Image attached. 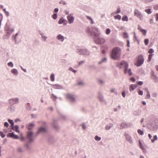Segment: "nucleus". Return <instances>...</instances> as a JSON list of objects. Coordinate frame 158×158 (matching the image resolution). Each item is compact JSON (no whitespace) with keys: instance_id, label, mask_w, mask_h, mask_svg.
<instances>
[{"instance_id":"1","label":"nucleus","mask_w":158,"mask_h":158,"mask_svg":"<svg viewBox=\"0 0 158 158\" xmlns=\"http://www.w3.org/2000/svg\"><path fill=\"white\" fill-rule=\"evenodd\" d=\"M88 35L89 36L93 37L95 43L98 44H102L105 42V40L100 37L99 30L98 28L94 27L92 29H89L87 31Z\"/></svg>"},{"instance_id":"2","label":"nucleus","mask_w":158,"mask_h":158,"mask_svg":"<svg viewBox=\"0 0 158 158\" xmlns=\"http://www.w3.org/2000/svg\"><path fill=\"white\" fill-rule=\"evenodd\" d=\"M121 55V48L119 47H116L113 49L110 54V56L114 60H117L119 59Z\"/></svg>"},{"instance_id":"3","label":"nucleus","mask_w":158,"mask_h":158,"mask_svg":"<svg viewBox=\"0 0 158 158\" xmlns=\"http://www.w3.org/2000/svg\"><path fill=\"white\" fill-rule=\"evenodd\" d=\"M33 133L31 131H29L27 133V143L25 144V147L26 148L27 150L30 149V147L29 144L33 141L34 139L33 137Z\"/></svg>"},{"instance_id":"4","label":"nucleus","mask_w":158,"mask_h":158,"mask_svg":"<svg viewBox=\"0 0 158 158\" xmlns=\"http://www.w3.org/2000/svg\"><path fill=\"white\" fill-rule=\"evenodd\" d=\"M77 52L81 55L89 56L90 54L89 51L86 49H77Z\"/></svg>"},{"instance_id":"5","label":"nucleus","mask_w":158,"mask_h":158,"mask_svg":"<svg viewBox=\"0 0 158 158\" xmlns=\"http://www.w3.org/2000/svg\"><path fill=\"white\" fill-rule=\"evenodd\" d=\"M148 129L152 131H156L158 129V125L155 122L151 123L149 125Z\"/></svg>"},{"instance_id":"6","label":"nucleus","mask_w":158,"mask_h":158,"mask_svg":"<svg viewBox=\"0 0 158 158\" xmlns=\"http://www.w3.org/2000/svg\"><path fill=\"white\" fill-rule=\"evenodd\" d=\"M118 67L120 69L124 68H125L124 72L126 73L127 69H128V64L124 61H123L119 64H118Z\"/></svg>"},{"instance_id":"7","label":"nucleus","mask_w":158,"mask_h":158,"mask_svg":"<svg viewBox=\"0 0 158 158\" xmlns=\"http://www.w3.org/2000/svg\"><path fill=\"white\" fill-rule=\"evenodd\" d=\"M144 61V59L143 56L140 55L137 58V60L135 64L137 66H139L143 64Z\"/></svg>"},{"instance_id":"8","label":"nucleus","mask_w":158,"mask_h":158,"mask_svg":"<svg viewBox=\"0 0 158 158\" xmlns=\"http://www.w3.org/2000/svg\"><path fill=\"white\" fill-rule=\"evenodd\" d=\"M5 30L6 34L11 35L14 31V29L11 27L7 23H6L5 27Z\"/></svg>"},{"instance_id":"9","label":"nucleus","mask_w":158,"mask_h":158,"mask_svg":"<svg viewBox=\"0 0 158 158\" xmlns=\"http://www.w3.org/2000/svg\"><path fill=\"white\" fill-rule=\"evenodd\" d=\"M19 102V99L18 98H12L9 100V102L11 106L17 104Z\"/></svg>"},{"instance_id":"10","label":"nucleus","mask_w":158,"mask_h":158,"mask_svg":"<svg viewBox=\"0 0 158 158\" xmlns=\"http://www.w3.org/2000/svg\"><path fill=\"white\" fill-rule=\"evenodd\" d=\"M66 97L71 103H74L76 102L75 97L74 95L68 94L66 95Z\"/></svg>"},{"instance_id":"11","label":"nucleus","mask_w":158,"mask_h":158,"mask_svg":"<svg viewBox=\"0 0 158 158\" xmlns=\"http://www.w3.org/2000/svg\"><path fill=\"white\" fill-rule=\"evenodd\" d=\"M134 15L140 19H142L143 18V15L141 13L138 9H136L134 11Z\"/></svg>"},{"instance_id":"12","label":"nucleus","mask_w":158,"mask_h":158,"mask_svg":"<svg viewBox=\"0 0 158 158\" xmlns=\"http://www.w3.org/2000/svg\"><path fill=\"white\" fill-rule=\"evenodd\" d=\"M124 135L125 137L126 140L129 142L130 144H132L133 143V140L129 134L125 132Z\"/></svg>"},{"instance_id":"13","label":"nucleus","mask_w":158,"mask_h":158,"mask_svg":"<svg viewBox=\"0 0 158 158\" xmlns=\"http://www.w3.org/2000/svg\"><path fill=\"white\" fill-rule=\"evenodd\" d=\"M67 18L68 20V23L69 24L73 23L74 20V18L73 16V14L71 13L68 15Z\"/></svg>"},{"instance_id":"14","label":"nucleus","mask_w":158,"mask_h":158,"mask_svg":"<svg viewBox=\"0 0 158 158\" xmlns=\"http://www.w3.org/2000/svg\"><path fill=\"white\" fill-rule=\"evenodd\" d=\"M39 33L41 36V39L42 40L45 41L47 40L48 37L44 35V33L41 31H39Z\"/></svg>"},{"instance_id":"15","label":"nucleus","mask_w":158,"mask_h":158,"mask_svg":"<svg viewBox=\"0 0 158 158\" xmlns=\"http://www.w3.org/2000/svg\"><path fill=\"white\" fill-rule=\"evenodd\" d=\"M7 137L12 138L15 139H17L19 138V136L15 135L13 132L7 134Z\"/></svg>"},{"instance_id":"16","label":"nucleus","mask_w":158,"mask_h":158,"mask_svg":"<svg viewBox=\"0 0 158 158\" xmlns=\"http://www.w3.org/2000/svg\"><path fill=\"white\" fill-rule=\"evenodd\" d=\"M56 38L59 41L63 42L64 40V37L61 34H58L56 36Z\"/></svg>"},{"instance_id":"17","label":"nucleus","mask_w":158,"mask_h":158,"mask_svg":"<svg viewBox=\"0 0 158 158\" xmlns=\"http://www.w3.org/2000/svg\"><path fill=\"white\" fill-rule=\"evenodd\" d=\"M47 131L46 129L43 127H40L38 129V132L39 133H44Z\"/></svg>"},{"instance_id":"18","label":"nucleus","mask_w":158,"mask_h":158,"mask_svg":"<svg viewBox=\"0 0 158 158\" xmlns=\"http://www.w3.org/2000/svg\"><path fill=\"white\" fill-rule=\"evenodd\" d=\"M98 99L101 101V102H105V100L103 98V97L102 95V94L100 93H99L98 94Z\"/></svg>"},{"instance_id":"19","label":"nucleus","mask_w":158,"mask_h":158,"mask_svg":"<svg viewBox=\"0 0 158 158\" xmlns=\"http://www.w3.org/2000/svg\"><path fill=\"white\" fill-rule=\"evenodd\" d=\"M34 124L32 123H30L27 124L26 126L27 128L29 130H31L34 127Z\"/></svg>"},{"instance_id":"20","label":"nucleus","mask_w":158,"mask_h":158,"mask_svg":"<svg viewBox=\"0 0 158 158\" xmlns=\"http://www.w3.org/2000/svg\"><path fill=\"white\" fill-rule=\"evenodd\" d=\"M113 126V124L112 123H110L107 124L106 125L105 127V129L106 130H109Z\"/></svg>"},{"instance_id":"21","label":"nucleus","mask_w":158,"mask_h":158,"mask_svg":"<svg viewBox=\"0 0 158 158\" xmlns=\"http://www.w3.org/2000/svg\"><path fill=\"white\" fill-rule=\"evenodd\" d=\"M53 88L56 89H63V87L61 85L58 84L53 85Z\"/></svg>"},{"instance_id":"22","label":"nucleus","mask_w":158,"mask_h":158,"mask_svg":"<svg viewBox=\"0 0 158 158\" xmlns=\"http://www.w3.org/2000/svg\"><path fill=\"white\" fill-rule=\"evenodd\" d=\"M66 20L64 19L63 18H61L59 20L58 22V23L59 24H60L62 23H64V25H65L66 24H65V22Z\"/></svg>"},{"instance_id":"23","label":"nucleus","mask_w":158,"mask_h":158,"mask_svg":"<svg viewBox=\"0 0 158 158\" xmlns=\"http://www.w3.org/2000/svg\"><path fill=\"white\" fill-rule=\"evenodd\" d=\"M137 86L136 85H131L129 87V90L131 92L132 91L134 90L136 88Z\"/></svg>"},{"instance_id":"24","label":"nucleus","mask_w":158,"mask_h":158,"mask_svg":"<svg viewBox=\"0 0 158 158\" xmlns=\"http://www.w3.org/2000/svg\"><path fill=\"white\" fill-rule=\"evenodd\" d=\"M151 77L152 79L153 80L155 81V82H158V77H157L156 75L151 76Z\"/></svg>"},{"instance_id":"25","label":"nucleus","mask_w":158,"mask_h":158,"mask_svg":"<svg viewBox=\"0 0 158 158\" xmlns=\"http://www.w3.org/2000/svg\"><path fill=\"white\" fill-rule=\"evenodd\" d=\"M11 73L15 75H17L18 74V71L17 69H13L11 70Z\"/></svg>"},{"instance_id":"26","label":"nucleus","mask_w":158,"mask_h":158,"mask_svg":"<svg viewBox=\"0 0 158 158\" xmlns=\"http://www.w3.org/2000/svg\"><path fill=\"white\" fill-rule=\"evenodd\" d=\"M127 127V126L126 123H125L123 122L121 123L120 128V129H122L123 128Z\"/></svg>"},{"instance_id":"27","label":"nucleus","mask_w":158,"mask_h":158,"mask_svg":"<svg viewBox=\"0 0 158 158\" xmlns=\"http://www.w3.org/2000/svg\"><path fill=\"white\" fill-rule=\"evenodd\" d=\"M17 150L18 152L20 153H22L24 152L22 148L20 147H17Z\"/></svg>"},{"instance_id":"28","label":"nucleus","mask_w":158,"mask_h":158,"mask_svg":"<svg viewBox=\"0 0 158 158\" xmlns=\"http://www.w3.org/2000/svg\"><path fill=\"white\" fill-rule=\"evenodd\" d=\"M3 10L4 11V13H5V15H6V17H9L10 15V14H9V12L8 11H7L6 10V9H5V8L3 9Z\"/></svg>"},{"instance_id":"29","label":"nucleus","mask_w":158,"mask_h":158,"mask_svg":"<svg viewBox=\"0 0 158 158\" xmlns=\"http://www.w3.org/2000/svg\"><path fill=\"white\" fill-rule=\"evenodd\" d=\"M107 59L106 57L103 58L101 61L98 62V64H100L102 63L105 62L106 61Z\"/></svg>"},{"instance_id":"30","label":"nucleus","mask_w":158,"mask_h":158,"mask_svg":"<svg viewBox=\"0 0 158 158\" xmlns=\"http://www.w3.org/2000/svg\"><path fill=\"white\" fill-rule=\"evenodd\" d=\"M48 141L51 143H52L54 141V138L52 136L49 137L48 138Z\"/></svg>"},{"instance_id":"31","label":"nucleus","mask_w":158,"mask_h":158,"mask_svg":"<svg viewBox=\"0 0 158 158\" xmlns=\"http://www.w3.org/2000/svg\"><path fill=\"white\" fill-rule=\"evenodd\" d=\"M19 129V126L18 125H15L14 127V129H12V130L15 131L16 132L19 133V131L18 130Z\"/></svg>"},{"instance_id":"32","label":"nucleus","mask_w":158,"mask_h":158,"mask_svg":"<svg viewBox=\"0 0 158 158\" xmlns=\"http://www.w3.org/2000/svg\"><path fill=\"white\" fill-rule=\"evenodd\" d=\"M50 80L52 81H54L55 80V76L53 73H52L50 76Z\"/></svg>"},{"instance_id":"33","label":"nucleus","mask_w":158,"mask_h":158,"mask_svg":"<svg viewBox=\"0 0 158 158\" xmlns=\"http://www.w3.org/2000/svg\"><path fill=\"white\" fill-rule=\"evenodd\" d=\"M19 35V34L18 33H17L15 34V35H13V38L14 40H15V42L17 41V37Z\"/></svg>"},{"instance_id":"34","label":"nucleus","mask_w":158,"mask_h":158,"mask_svg":"<svg viewBox=\"0 0 158 158\" xmlns=\"http://www.w3.org/2000/svg\"><path fill=\"white\" fill-rule=\"evenodd\" d=\"M157 140V137L156 135H155L153 136V139H151V142L152 143H153L156 140Z\"/></svg>"},{"instance_id":"35","label":"nucleus","mask_w":158,"mask_h":158,"mask_svg":"<svg viewBox=\"0 0 158 158\" xmlns=\"http://www.w3.org/2000/svg\"><path fill=\"white\" fill-rule=\"evenodd\" d=\"M51 95V98L54 101H55L56 100L57 98V97L56 96H55L53 94H52Z\"/></svg>"},{"instance_id":"36","label":"nucleus","mask_w":158,"mask_h":158,"mask_svg":"<svg viewBox=\"0 0 158 158\" xmlns=\"http://www.w3.org/2000/svg\"><path fill=\"white\" fill-rule=\"evenodd\" d=\"M122 20L123 21H127L128 20V17L126 15L123 16L122 17Z\"/></svg>"},{"instance_id":"37","label":"nucleus","mask_w":158,"mask_h":158,"mask_svg":"<svg viewBox=\"0 0 158 158\" xmlns=\"http://www.w3.org/2000/svg\"><path fill=\"white\" fill-rule=\"evenodd\" d=\"M150 98V94L148 90L147 92L146 96L145 97V99H148Z\"/></svg>"},{"instance_id":"38","label":"nucleus","mask_w":158,"mask_h":158,"mask_svg":"<svg viewBox=\"0 0 158 158\" xmlns=\"http://www.w3.org/2000/svg\"><path fill=\"white\" fill-rule=\"evenodd\" d=\"M137 132L139 134L141 135H142L144 134V132L143 131L140 129L138 130Z\"/></svg>"},{"instance_id":"39","label":"nucleus","mask_w":158,"mask_h":158,"mask_svg":"<svg viewBox=\"0 0 158 158\" xmlns=\"http://www.w3.org/2000/svg\"><path fill=\"white\" fill-rule=\"evenodd\" d=\"M95 140L97 141H99L101 140V138L98 135H96L94 137Z\"/></svg>"},{"instance_id":"40","label":"nucleus","mask_w":158,"mask_h":158,"mask_svg":"<svg viewBox=\"0 0 158 158\" xmlns=\"http://www.w3.org/2000/svg\"><path fill=\"white\" fill-rule=\"evenodd\" d=\"M57 14L56 13H54L52 15V17L54 19H56L57 18Z\"/></svg>"},{"instance_id":"41","label":"nucleus","mask_w":158,"mask_h":158,"mask_svg":"<svg viewBox=\"0 0 158 158\" xmlns=\"http://www.w3.org/2000/svg\"><path fill=\"white\" fill-rule=\"evenodd\" d=\"M114 18L115 19H118L120 20L121 19V16L119 15H117L114 16Z\"/></svg>"},{"instance_id":"42","label":"nucleus","mask_w":158,"mask_h":158,"mask_svg":"<svg viewBox=\"0 0 158 158\" xmlns=\"http://www.w3.org/2000/svg\"><path fill=\"white\" fill-rule=\"evenodd\" d=\"M145 11L148 14H150L152 13L150 9H145Z\"/></svg>"},{"instance_id":"43","label":"nucleus","mask_w":158,"mask_h":158,"mask_svg":"<svg viewBox=\"0 0 158 158\" xmlns=\"http://www.w3.org/2000/svg\"><path fill=\"white\" fill-rule=\"evenodd\" d=\"M10 35H11L6 34V35L4 36L3 38L4 39H8L10 38Z\"/></svg>"},{"instance_id":"44","label":"nucleus","mask_w":158,"mask_h":158,"mask_svg":"<svg viewBox=\"0 0 158 158\" xmlns=\"http://www.w3.org/2000/svg\"><path fill=\"white\" fill-rule=\"evenodd\" d=\"M127 73L129 76H131L132 74V73L131 72V69H129L128 70H127V72L126 73Z\"/></svg>"},{"instance_id":"45","label":"nucleus","mask_w":158,"mask_h":158,"mask_svg":"<svg viewBox=\"0 0 158 158\" xmlns=\"http://www.w3.org/2000/svg\"><path fill=\"white\" fill-rule=\"evenodd\" d=\"M7 65L9 66L11 68H12L13 67V63L12 62H10L9 63H7Z\"/></svg>"},{"instance_id":"46","label":"nucleus","mask_w":158,"mask_h":158,"mask_svg":"<svg viewBox=\"0 0 158 158\" xmlns=\"http://www.w3.org/2000/svg\"><path fill=\"white\" fill-rule=\"evenodd\" d=\"M110 30L109 28H108L106 29V33L107 35H109L110 33Z\"/></svg>"},{"instance_id":"47","label":"nucleus","mask_w":158,"mask_h":158,"mask_svg":"<svg viewBox=\"0 0 158 158\" xmlns=\"http://www.w3.org/2000/svg\"><path fill=\"white\" fill-rule=\"evenodd\" d=\"M110 92L111 93H114L116 94H118V93L117 91H115V89H112L110 90Z\"/></svg>"},{"instance_id":"48","label":"nucleus","mask_w":158,"mask_h":158,"mask_svg":"<svg viewBox=\"0 0 158 158\" xmlns=\"http://www.w3.org/2000/svg\"><path fill=\"white\" fill-rule=\"evenodd\" d=\"M152 55H153V54H150L149 55L148 59V62H149L151 60L152 58Z\"/></svg>"},{"instance_id":"49","label":"nucleus","mask_w":158,"mask_h":158,"mask_svg":"<svg viewBox=\"0 0 158 158\" xmlns=\"http://www.w3.org/2000/svg\"><path fill=\"white\" fill-rule=\"evenodd\" d=\"M78 85H83L84 83L82 81H80L78 82Z\"/></svg>"},{"instance_id":"50","label":"nucleus","mask_w":158,"mask_h":158,"mask_svg":"<svg viewBox=\"0 0 158 158\" xmlns=\"http://www.w3.org/2000/svg\"><path fill=\"white\" fill-rule=\"evenodd\" d=\"M149 40L148 39H146L144 40V43L146 45H147L149 43Z\"/></svg>"},{"instance_id":"51","label":"nucleus","mask_w":158,"mask_h":158,"mask_svg":"<svg viewBox=\"0 0 158 158\" xmlns=\"http://www.w3.org/2000/svg\"><path fill=\"white\" fill-rule=\"evenodd\" d=\"M54 122V120L53 121V122L52 123L53 125V127H55L56 129H57L58 128V126L57 125L55 124Z\"/></svg>"},{"instance_id":"52","label":"nucleus","mask_w":158,"mask_h":158,"mask_svg":"<svg viewBox=\"0 0 158 158\" xmlns=\"http://www.w3.org/2000/svg\"><path fill=\"white\" fill-rule=\"evenodd\" d=\"M139 144L140 148L142 149H143V145L142 144L140 140H139Z\"/></svg>"},{"instance_id":"53","label":"nucleus","mask_w":158,"mask_h":158,"mask_svg":"<svg viewBox=\"0 0 158 158\" xmlns=\"http://www.w3.org/2000/svg\"><path fill=\"white\" fill-rule=\"evenodd\" d=\"M123 36L125 38H127L128 37V35L127 33L126 32H124Z\"/></svg>"},{"instance_id":"54","label":"nucleus","mask_w":158,"mask_h":158,"mask_svg":"<svg viewBox=\"0 0 158 158\" xmlns=\"http://www.w3.org/2000/svg\"><path fill=\"white\" fill-rule=\"evenodd\" d=\"M153 8L156 10H158V4H156L153 6Z\"/></svg>"},{"instance_id":"55","label":"nucleus","mask_w":158,"mask_h":158,"mask_svg":"<svg viewBox=\"0 0 158 158\" xmlns=\"http://www.w3.org/2000/svg\"><path fill=\"white\" fill-rule=\"evenodd\" d=\"M121 11V9L120 8H118L117 9V11L116 12H115V14H118L120 13Z\"/></svg>"},{"instance_id":"56","label":"nucleus","mask_w":158,"mask_h":158,"mask_svg":"<svg viewBox=\"0 0 158 158\" xmlns=\"http://www.w3.org/2000/svg\"><path fill=\"white\" fill-rule=\"evenodd\" d=\"M69 70L73 72L74 73H76V71L74 70L72 67L69 68Z\"/></svg>"},{"instance_id":"57","label":"nucleus","mask_w":158,"mask_h":158,"mask_svg":"<svg viewBox=\"0 0 158 158\" xmlns=\"http://www.w3.org/2000/svg\"><path fill=\"white\" fill-rule=\"evenodd\" d=\"M154 52V51L152 48H150L149 51L148 52L150 54H152Z\"/></svg>"},{"instance_id":"58","label":"nucleus","mask_w":158,"mask_h":158,"mask_svg":"<svg viewBox=\"0 0 158 158\" xmlns=\"http://www.w3.org/2000/svg\"><path fill=\"white\" fill-rule=\"evenodd\" d=\"M142 34L143 35H146V33H147V31H146L144 30V29H143L142 31H141Z\"/></svg>"},{"instance_id":"59","label":"nucleus","mask_w":158,"mask_h":158,"mask_svg":"<svg viewBox=\"0 0 158 158\" xmlns=\"http://www.w3.org/2000/svg\"><path fill=\"white\" fill-rule=\"evenodd\" d=\"M143 92L142 90H140L138 92V94L140 95H143Z\"/></svg>"},{"instance_id":"60","label":"nucleus","mask_w":158,"mask_h":158,"mask_svg":"<svg viewBox=\"0 0 158 158\" xmlns=\"http://www.w3.org/2000/svg\"><path fill=\"white\" fill-rule=\"evenodd\" d=\"M82 128L83 129H86V126L84 123H83L82 124Z\"/></svg>"},{"instance_id":"61","label":"nucleus","mask_w":158,"mask_h":158,"mask_svg":"<svg viewBox=\"0 0 158 158\" xmlns=\"http://www.w3.org/2000/svg\"><path fill=\"white\" fill-rule=\"evenodd\" d=\"M10 124L11 125L10 127L11 128V129H14V122H12V123H11Z\"/></svg>"},{"instance_id":"62","label":"nucleus","mask_w":158,"mask_h":158,"mask_svg":"<svg viewBox=\"0 0 158 158\" xmlns=\"http://www.w3.org/2000/svg\"><path fill=\"white\" fill-rule=\"evenodd\" d=\"M98 82L101 84H103L104 83V82L101 79H99L98 80Z\"/></svg>"},{"instance_id":"63","label":"nucleus","mask_w":158,"mask_h":158,"mask_svg":"<svg viewBox=\"0 0 158 158\" xmlns=\"http://www.w3.org/2000/svg\"><path fill=\"white\" fill-rule=\"evenodd\" d=\"M4 126L6 127H7L9 126V124L7 122H5L4 123Z\"/></svg>"},{"instance_id":"64","label":"nucleus","mask_w":158,"mask_h":158,"mask_svg":"<svg viewBox=\"0 0 158 158\" xmlns=\"http://www.w3.org/2000/svg\"><path fill=\"white\" fill-rule=\"evenodd\" d=\"M154 75H155V72L153 70H152L151 72V76Z\"/></svg>"}]
</instances>
